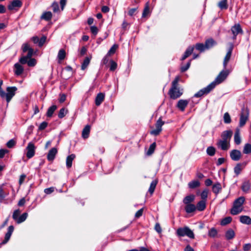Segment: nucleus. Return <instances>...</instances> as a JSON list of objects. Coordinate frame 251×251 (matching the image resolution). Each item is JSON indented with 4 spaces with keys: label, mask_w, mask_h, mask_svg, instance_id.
Returning <instances> with one entry per match:
<instances>
[{
    "label": "nucleus",
    "mask_w": 251,
    "mask_h": 251,
    "mask_svg": "<svg viewBox=\"0 0 251 251\" xmlns=\"http://www.w3.org/2000/svg\"><path fill=\"white\" fill-rule=\"evenodd\" d=\"M228 74L229 71L227 70H225L224 69V70L220 73L214 81L212 82L206 87L199 91L194 95V97L196 98H200L203 95L208 94L217 85L219 84L224 81L226 79Z\"/></svg>",
    "instance_id": "obj_1"
},
{
    "label": "nucleus",
    "mask_w": 251,
    "mask_h": 251,
    "mask_svg": "<svg viewBox=\"0 0 251 251\" xmlns=\"http://www.w3.org/2000/svg\"><path fill=\"white\" fill-rule=\"evenodd\" d=\"M245 201V198L244 197H240L236 199L231 209V214L235 215L241 212L243 209V204Z\"/></svg>",
    "instance_id": "obj_2"
},
{
    "label": "nucleus",
    "mask_w": 251,
    "mask_h": 251,
    "mask_svg": "<svg viewBox=\"0 0 251 251\" xmlns=\"http://www.w3.org/2000/svg\"><path fill=\"white\" fill-rule=\"evenodd\" d=\"M179 77H176L172 83V87L169 91V94L171 98L176 99L179 98L182 94V92H180L179 89L177 87Z\"/></svg>",
    "instance_id": "obj_3"
},
{
    "label": "nucleus",
    "mask_w": 251,
    "mask_h": 251,
    "mask_svg": "<svg viewBox=\"0 0 251 251\" xmlns=\"http://www.w3.org/2000/svg\"><path fill=\"white\" fill-rule=\"evenodd\" d=\"M21 212L20 210L18 209L13 212L12 215L13 219L18 224H20L25 221L28 216V214L26 212L20 215Z\"/></svg>",
    "instance_id": "obj_4"
},
{
    "label": "nucleus",
    "mask_w": 251,
    "mask_h": 251,
    "mask_svg": "<svg viewBox=\"0 0 251 251\" xmlns=\"http://www.w3.org/2000/svg\"><path fill=\"white\" fill-rule=\"evenodd\" d=\"M176 234L178 236L183 237L187 236L191 239H194L195 237L193 231L188 227L178 228L176 231Z\"/></svg>",
    "instance_id": "obj_5"
},
{
    "label": "nucleus",
    "mask_w": 251,
    "mask_h": 251,
    "mask_svg": "<svg viewBox=\"0 0 251 251\" xmlns=\"http://www.w3.org/2000/svg\"><path fill=\"white\" fill-rule=\"evenodd\" d=\"M17 87H8L6 89L7 93L4 91V95H0L2 98H5L6 101L8 103L15 95V92L17 91Z\"/></svg>",
    "instance_id": "obj_6"
},
{
    "label": "nucleus",
    "mask_w": 251,
    "mask_h": 251,
    "mask_svg": "<svg viewBox=\"0 0 251 251\" xmlns=\"http://www.w3.org/2000/svg\"><path fill=\"white\" fill-rule=\"evenodd\" d=\"M249 109L247 107H244L240 117L239 126L243 127L249 119Z\"/></svg>",
    "instance_id": "obj_7"
},
{
    "label": "nucleus",
    "mask_w": 251,
    "mask_h": 251,
    "mask_svg": "<svg viewBox=\"0 0 251 251\" xmlns=\"http://www.w3.org/2000/svg\"><path fill=\"white\" fill-rule=\"evenodd\" d=\"M164 124L161 118H159L155 124V129L151 130L150 132L151 134L155 136L158 135L162 131V126Z\"/></svg>",
    "instance_id": "obj_8"
},
{
    "label": "nucleus",
    "mask_w": 251,
    "mask_h": 251,
    "mask_svg": "<svg viewBox=\"0 0 251 251\" xmlns=\"http://www.w3.org/2000/svg\"><path fill=\"white\" fill-rule=\"evenodd\" d=\"M233 49V44L230 43L229 48L228 49V51L226 54V55L225 57L224 62H223V66H224V68L225 69H226L227 64L230 59Z\"/></svg>",
    "instance_id": "obj_9"
},
{
    "label": "nucleus",
    "mask_w": 251,
    "mask_h": 251,
    "mask_svg": "<svg viewBox=\"0 0 251 251\" xmlns=\"http://www.w3.org/2000/svg\"><path fill=\"white\" fill-rule=\"evenodd\" d=\"M27 150L26 157L28 158H32L35 154V147L32 142H29L26 148Z\"/></svg>",
    "instance_id": "obj_10"
},
{
    "label": "nucleus",
    "mask_w": 251,
    "mask_h": 251,
    "mask_svg": "<svg viewBox=\"0 0 251 251\" xmlns=\"http://www.w3.org/2000/svg\"><path fill=\"white\" fill-rule=\"evenodd\" d=\"M241 156V152L239 150H233L230 151V156L232 160L238 161L240 159Z\"/></svg>",
    "instance_id": "obj_11"
},
{
    "label": "nucleus",
    "mask_w": 251,
    "mask_h": 251,
    "mask_svg": "<svg viewBox=\"0 0 251 251\" xmlns=\"http://www.w3.org/2000/svg\"><path fill=\"white\" fill-rule=\"evenodd\" d=\"M217 145L223 151L227 150L230 147L229 142L222 139H220L218 141Z\"/></svg>",
    "instance_id": "obj_12"
},
{
    "label": "nucleus",
    "mask_w": 251,
    "mask_h": 251,
    "mask_svg": "<svg viewBox=\"0 0 251 251\" xmlns=\"http://www.w3.org/2000/svg\"><path fill=\"white\" fill-rule=\"evenodd\" d=\"M14 229V227L13 226H10L8 228V231L5 234L4 240L1 242V244H6L10 239V237L12 234Z\"/></svg>",
    "instance_id": "obj_13"
},
{
    "label": "nucleus",
    "mask_w": 251,
    "mask_h": 251,
    "mask_svg": "<svg viewBox=\"0 0 251 251\" xmlns=\"http://www.w3.org/2000/svg\"><path fill=\"white\" fill-rule=\"evenodd\" d=\"M232 134L233 132L230 130L224 131L221 135L222 139L230 142Z\"/></svg>",
    "instance_id": "obj_14"
},
{
    "label": "nucleus",
    "mask_w": 251,
    "mask_h": 251,
    "mask_svg": "<svg viewBox=\"0 0 251 251\" xmlns=\"http://www.w3.org/2000/svg\"><path fill=\"white\" fill-rule=\"evenodd\" d=\"M57 153V150L56 148H52L51 149L47 155V159L50 161H52Z\"/></svg>",
    "instance_id": "obj_15"
},
{
    "label": "nucleus",
    "mask_w": 251,
    "mask_h": 251,
    "mask_svg": "<svg viewBox=\"0 0 251 251\" xmlns=\"http://www.w3.org/2000/svg\"><path fill=\"white\" fill-rule=\"evenodd\" d=\"M33 54V50H30L29 52L27 53V55L22 56L19 59V62L22 64H25L26 63L27 64L28 60L29 58H30Z\"/></svg>",
    "instance_id": "obj_16"
},
{
    "label": "nucleus",
    "mask_w": 251,
    "mask_h": 251,
    "mask_svg": "<svg viewBox=\"0 0 251 251\" xmlns=\"http://www.w3.org/2000/svg\"><path fill=\"white\" fill-rule=\"evenodd\" d=\"M22 5V2L20 0H14L11 4L8 6V9L10 10H13L15 7H21Z\"/></svg>",
    "instance_id": "obj_17"
},
{
    "label": "nucleus",
    "mask_w": 251,
    "mask_h": 251,
    "mask_svg": "<svg viewBox=\"0 0 251 251\" xmlns=\"http://www.w3.org/2000/svg\"><path fill=\"white\" fill-rule=\"evenodd\" d=\"M188 103L189 101L187 100H180L177 102V106L180 110L183 111Z\"/></svg>",
    "instance_id": "obj_18"
},
{
    "label": "nucleus",
    "mask_w": 251,
    "mask_h": 251,
    "mask_svg": "<svg viewBox=\"0 0 251 251\" xmlns=\"http://www.w3.org/2000/svg\"><path fill=\"white\" fill-rule=\"evenodd\" d=\"M105 95L102 93L98 94L95 99V104L97 106H99L104 100Z\"/></svg>",
    "instance_id": "obj_19"
},
{
    "label": "nucleus",
    "mask_w": 251,
    "mask_h": 251,
    "mask_svg": "<svg viewBox=\"0 0 251 251\" xmlns=\"http://www.w3.org/2000/svg\"><path fill=\"white\" fill-rule=\"evenodd\" d=\"M231 30L234 36L236 37L237 35L242 32V30L239 24L235 25L231 27Z\"/></svg>",
    "instance_id": "obj_20"
},
{
    "label": "nucleus",
    "mask_w": 251,
    "mask_h": 251,
    "mask_svg": "<svg viewBox=\"0 0 251 251\" xmlns=\"http://www.w3.org/2000/svg\"><path fill=\"white\" fill-rule=\"evenodd\" d=\"M14 73L16 75H20L24 72V68L19 63H17L14 65Z\"/></svg>",
    "instance_id": "obj_21"
},
{
    "label": "nucleus",
    "mask_w": 251,
    "mask_h": 251,
    "mask_svg": "<svg viewBox=\"0 0 251 251\" xmlns=\"http://www.w3.org/2000/svg\"><path fill=\"white\" fill-rule=\"evenodd\" d=\"M195 199V196L191 194L186 196L183 200V203L186 204H191Z\"/></svg>",
    "instance_id": "obj_22"
},
{
    "label": "nucleus",
    "mask_w": 251,
    "mask_h": 251,
    "mask_svg": "<svg viewBox=\"0 0 251 251\" xmlns=\"http://www.w3.org/2000/svg\"><path fill=\"white\" fill-rule=\"evenodd\" d=\"M184 209L187 213H191L195 212L197 210V208L195 204L191 203L186 204Z\"/></svg>",
    "instance_id": "obj_23"
},
{
    "label": "nucleus",
    "mask_w": 251,
    "mask_h": 251,
    "mask_svg": "<svg viewBox=\"0 0 251 251\" xmlns=\"http://www.w3.org/2000/svg\"><path fill=\"white\" fill-rule=\"evenodd\" d=\"M197 210L199 211H203L206 208V201L205 200H201L199 201L196 206Z\"/></svg>",
    "instance_id": "obj_24"
},
{
    "label": "nucleus",
    "mask_w": 251,
    "mask_h": 251,
    "mask_svg": "<svg viewBox=\"0 0 251 251\" xmlns=\"http://www.w3.org/2000/svg\"><path fill=\"white\" fill-rule=\"evenodd\" d=\"M194 50V47L192 46L189 47L186 51L184 52V55L181 58L182 60H185L186 58H187L189 56H190L193 52V50Z\"/></svg>",
    "instance_id": "obj_25"
},
{
    "label": "nucleus",
    "mask_w": 251,
    "mask_h": 251,
    "mask_svg": "<svg viewBox=\"0 0 251 251\" xmlns=\"http://www.w3.org/2000/svg\"><path fill=\"white\" fill-rule=\"evenodd\" d=\"M90 131V126L89 125H86L83 128L82 132V137L84 139H87L88 138Z\"/></svg>",
    "instance_id": "obj_26"
},
{
    "label": "nucleus",
    "mask_w": 251,
    "mask_h": 251,
    "mask_svg": "<svg viewBox=\"0 0 251 251\" xmlns=\"http://www.w3.org/2000/svg\"><path fill=\"white\" fill-rule=\"evenodd\" d=\"M75 155L74 154H72L69 155L66 159V166L68 168H70L72 166V162L75 158Z\"/></svg>",
    "instance_id": "obj_27"
},
{
    "label": "nucleus",
    "mask_w": 251,
    "mask_h": 251,
    "mask_svg": "<svg viewBox=\"0 0 251 251\" xmlns=\"http://www.w3.org/2000/svg\"><path fill=\"white\" fill-rule=\"evenodd\" d=\"M221 190L222 186L219 182H217L212 186V191L216 195L221 192Z\"/></svg>",
    "instance_id": "obj_28"
},
{
    "label": "nucleus",
    "mask_w": 251,
    "mask_h": 251,
    "mask_svg": "<svg viewBox=\"0 0 251 251\" xmlns=\"http://www.w3.org/2000/svg\"><path fill=\"white\" fill-rule=\"evenodd\" d=\"M240 221L242 223L246 225L251 224V218L248 216H241L240 217Z\"/></svg>",
    "instance_id": "obj_29"
},
{
    "label": "nucleus",
    "mask_w": 251,
    "mask_h": 251,
    "mask_svg": "<svg viewBox=\"0 0 251 251\" xmlns=\"http://www.w3.org/2000/svg\"><path fill=\"white\" fill-rule=\"evenodd\" d=\"M234 142L236 145H239L241 143V140L240 135V130L239 129H236L234 136Z\"/></svg>",
    "instance_id": "obj_30"
},
{
    "label": "nucleus",
    "mask_w": 251,
    "mask_h": 251,
    "mask_svg": "<svg viewBox=\"0 0 251 251\" xmlns=\"http://www.w3.org/2000/svg\"><path fill=\"white\" fill-rule=\"evenodd\" d=\"M216 44V42L212 38L208 39L205 42L206 49H209Z\"/></svg>",
    "instance_id": "obj_31"
},
{
    "label": "nucleus",
    "mask_w": 251,
    "mask_h": 251,
    "mask_svg": "<svg viewBox=\"0 0 251 251\" xmlns=\"http://www.w3.org/2000/svg\"><path fill=\"white\" fill-rule=\"evenodd\" d=\"M188 187L191 189H195L200 186V182L198 180H193L189 182Z\"/></svg>",
    "instance_id": "obj_32"
},
{
    "label": "nucleus",
    "mask_w": 251,
    "mask_h": 251,
    "mask_svg": "<svg viewBox=\"0 0 251 251\" xmlns=\"http://www.w3.org/2000/svg\"><path fill=\"white\" fill-rule=\"evenodd\" d=\"M57 109V106L55 105H53L51 106L50 107L49 109H48L47 112V116L48 117H51L54 112Z\"/></svg>",
    "instance_id": "obj_33"
},
{
    "label": "nucleus",
    "mask_w": 251,
    "mask_h": 251,
    "mask_svg": "<svg viewBox=\"0 0 251 251\" xmlns=\"http://www.w3.org/2000/svg\"><path fill=\"white\" fill-rule=\"evenodd\" d=\"M41 18V19L46 21H49L51 20L52 18V13L50 11L45 12L43 13Z\"/></svg>",
    "instance_id": "obj_34"
},
{
    "label": "nucleus",
    "mask_w": 251,
    "mask_h": 251,
    "mask_svg": "<svg viewBox=\"0 0 251 251\" xmlns=\"http://www.w3.org/2000/svg\"><path fill=\"white\" fill-rule=\"evenodd\" d=\"M157 182H158V181L156 179H155V180H153L151 182V183L150 184V188L149 189V192L151 194H152L154 192L155 188V187L156 186V185L157 184Z\"/></svg>",
    "instance_id": "obj_35"
},
{
    "label": "nucleus",
    "mask_w": 251,
    "mask_h": 251,
    "mask_svg": "<svg viewBox=\"0 0 251 251\" xmlns=\"http://www.w3.org/2000/svg\"><path fill=\"white\" fill-rule=\"evenodd\" d=\"M251 188V185L249 181L244 182L242 186V190L246 193H248Z\"/></svg>",
    "instance_id": "obj_36"
},
{
    "label": "nucleus",
    "mask_w": 251,
    "mask_h": 251,
    "mask_svg": "<svg viewBox=\"0 0 251 251\" xmlns=\"http://www.w3.org/2000/svg\"><path fill=\"white\" fill-rule=\"evenodd\" d=\"M234 236L235 233L234 231L231 229L228 230L226 233V237L228 240L233 238Z\"/></svg>",
    "instance_id": "obj_37"
},
{
    "label": "nucleus",
    "mask_w": 251,
    "mask_h": 251,
    "mask_svg": "<svg viewBox=\"0 0 251 251\" xmlns=\"http://www.w3.org/2000/svg\"><path fill=\"white\" fill-rule=\"evenodd\" d=\"M221 9H226L228 7L227 4V0H222L218 4Z\"/></svg>",
    "instance_id": "obj_38"
},
{
    "label": "nucleus",
    "mask_w": 251,
    "mask_h": 251,
    "mask_svg": "<svg viewBox=\"0 0 251 251\" xmlns=\"http://www.w3.org/2000/svg\"><path fill=\"white\" fill-rule=\"evenodd\" d=\"M243 152L245 154H251V144L249 143L246 144L244 147Z\"/></svg>",
    "instance_id": "obj_39"
},
{
    "label": "nucleus",
    "mask_w": 251,
    "mask_h": 251,
    "mask_svg": "<svg viewBox=\"0 0 251 251\" xmlns=\"http://www.w3.org/2000/svg\"><path fill=\"white\" fill-rule=\"evenodd\" d=\"M66 56L65 50L63 49L60 50L58 51L57 58L59 61L63 60Z\"/></svg>",
    "instance_id": "obj_40"
},
{
    "label": "nucleus",
    "mask_w": 251,
    "mask_h": 251,
    "mask_svg": "<svg viewBox=\"0 0 251 251\" xmlns=\"http://www.w3.org/2000/svg\"><path fill=\"white\" fill-rule=\"evenodd\" d=\"M90 62V58L87 57L85 58L81 64V69L84 70L89 65Z\"/></svg>",
    "instance_id": "obj_41"
},
{
    "label": "nucleus",
    "mask_w": 251,
    "mask_h": 251,
    "mask_svg": "<svg viewBox=\"0 0 251 251\" xmlns=\"http://www.w3.org/2000/svg\"><path fill=\"white\" fill-rule=\"evenodd\" d=\"M118 48V46L117 44L113 45L107 53V56H110L114 54Z\"/></svg>",
    "instance_id": "obj_42"
},
{
    "label": "nucleus",
    "mask_w": 251,
    "mask_h": 251,
    "mask_svg": "<svg viewBox=\"0 0 251 251\" xmlns=\"http://www.w3.org/2000/svg\"><path fill=\"white\" fill-rule=\"evenodd\" d=\"M155 147H156V143L155 142H153L152 144H151L150 145L149 149L147 152V154L148 155H151L153 153V152L155 150Z\"/></svg>",
    "instance_id": "obj_43"
},
{
    "label": "nucleus",
    "mask_w": 251,
    "mask_h": 251,
    "mask_svg": "<svg viewBox=\"0 0 251 251\" xmlns=\"http://www.w3.org/2000/svg\"><path fill=\"white\" fill-rule=\"evenodd\" d=\"M150 13V8H149V2H147L146 4V6L144 9L143 13H142V17L145 18Z\"/></svg>",
    "instance_id": "obj_44"
},
{
    "label": "nucleus",
    "mask_w": 251,
    "mask_h": 251,
    "mask_svg": "<svg viewBox=\"0 0 251 251\" xmlns=\"http://www.w3.org/2000/svg\"><path fill=\"white\" fill-rule=\"evenodd\" d=\"M232 221V218L230 217H227L223 219L221 222L222 226H226L229 224Z\"/></svg>",
    "instance_id": "obj_45"
},
{
    "label": "nucleus",
    "mask_w": 251,
    "mask_h": 251,
    "mask_svg": "<svg viewBox=\"0 0 251 251\" xmlns=\"http://www.w3.org/2000/svg\"><path fill=\"white\" fill-rule=\"evenodd\" d=\"M195 48L196 50L200 51L201 52L203 51L206 50L205 45L202 43H197L196 44Z\"/></svg>",
    "instance_id": "obj_46"
},
{
    "label": "nucleus",
    "mask_w": 251,
    "mask_h": 251,
    "mask_svg": "<svg viewBox=\"0 0 251 251\" xmlns=\"http://www.w3.org/2000/svg\"><path fill=\"white\" fill-rule=\"evenodd\" d=\"M224 122L225 124H229L230 123L231 120L230 116L229 115L228 112H226L224 114Z\"/></svg>",
    "instance_id": "obj_47"
},
{
    "label": "nucleus",
    "mask_w": 251,
    "mask_h": 251,
    "mask_svg": "<svg viewBox=\"0 0 251 251\" xmlns=\"http://www.w3.org/2000/svg\"><path fill=\"white\" fill-rule=\"evenodd\" d=\"M68 111L64 108H61L58 113V116L59 118L61 119L65 117Z\"/></svg>",
    "instance_id": "obj_48"
},
{
    "label": "nucleus",
    "mask_w": 251,
    "mask_h": 251,
    "mask_svg": "<svg viewBox=\"0 0 251 251\" xmlns=\"http://www.w3.org/2000/svg\"><path fill=\"white\" fill-rule=\"evenodd\" d=\"M217 234V231L216 228L213 227L208 231V236L210 237H215Z\"/></svg>",
    "instance_id": "obj_49"
},
{
    "label": "nucleus",
    "mask_w": 251,
    "mask_h": 251,
    "mask_svg": "<svg viewBox=\"0 0 251 251\" xmlns=\"http://www.w3.org/2000/svg\"><path fill=\"white\" fill-rule=\"evenodd\" d=\"M22 49L23 52H25L28 51V52H29L30 50H33L29 47V45L28 43H25L22 45Z\"/></svg>",
    "instance_id": "obj_50"
},
{
    "label": "nucleus",
    "mask_w": 251,
    "mask_h": 251,
    "mask_svg": "<svg viewBox=\"0 0 251 251\" xmlns=\"http://www.w3.org/2000/svg\"><path fill=\"white\" fill-rule=\"evenodd\" d=\"M207 153L210 156H213L215 153V149L213 147H209L206 150Z\"/></svg>",
    "instance_id": "obj_51"
},
{
    "label": "nucleus",
    "mask_w": 251,
    "mask_h": 251,
    "mask_svg": "<svg viewBox=\"0 0 251 251\" xmlns=\"http://www.w3.org/2000/svg\"><path fill=\"white\" fill-rule=\"evenodd\" d=\"M208 191L207 189H204L202 191L201 194V197L202 200H205V201H206V199L208 197Z\"/></svg>",
    "instance_id": "obj_52"
},
{
    "label": "nucleus",
    "mask_w": 251,
    "mask_h": 251,
    "mask_svg": "<svg viewBox=\"0 0 251 251\" xmlns=\"http://www.w3.org/2000/svg\"><path fill=\"white\" fill-rule=\"evenodd\" d=\"M110 70L111 71H114L117 67V64L112 60H110Z\"/></svg>",
    "instance_id": "obj_53"
},
{
    "label": "nucleus",
    "mask_w": 251,
    "mask_h": 251,
    "mask_svg": "<svg viewBox=\"0 0 251 251\" xmlns=\"http://www.w3.org/2000/svg\"><path fill=\"white\" fill-rule=\"evenodd\" d=\"M54 12L56 13L59 11L58 3L57 2H53L51 5Z\"/></svg>",
    "instance_id": "obj_54"
},
{
    "label": "nucleus",
    "mask_w": 251,
    "mask_h": 251,
    "mask_svg": "<svg viewBox=\"0 0 251 251\" xmlns=\"http://www.w3.org/2000/svg\"><path fill=\"white\" fill-rule=\"evenodd\" d=\"M241 170L242 168L240 164H238L234 168V173L237 176L240 173Z\"/></svg>",
    "instance_id": "obj_55"
},
{
    "label": "nucleus",
    "mask_w": 251,
    "mask_h": 251,
    "mask_svg": "<svg viewBox=\"0 0 251 251\" xmlns=\"http://www.w3.org/2000/svg\"><path fill=\"white\" fill-rule=\"evenodd\" d=\"M36 64V61L34 58H29L28 60L27 65L29 67H33Z\"/></svg>",
    "instance_id": "obj_56"
},
{
    "label": "nucleus",
    "mask_w": 251,
    "mask_h": 251,
    "mask_svg": "<svg viewBox=\"0 0 251 251\" xmlns=\"http://www.w3.org/2000/svg\"><path fill=\"white\" fill-rule=\"evenodd\" d=\"M15 144L16 141L14 139H11L6 143V146L8 148H12Z\"/></svg>",
    "instance_id": "obj_57"
},
{
    "label": "nucleus",
    "mask_w": 251,
    "mask_h": 251,
    "mask_svg": "<svg viewBox=\"0 0 251 251\" xmlns=\"http://www.w3.org/2000/svg\"><path fill=\"white\" fill-rule=\"evenodd\" d=\"M190 64H191V60L188 61L185 66L181 67V71L182 72H184L186 71L189 68V67L190 66Z\"/></svg>",
    "instance_id": "obj_58"
},
{
    "label": "nucleus",
    "mask_w": 251,
    "mask_h": 251,
    "mask_svg": "<svg viewBox=\"0 0 251 251\" xmlns=\"http://www.w3.org/2000/svg\"><path fill=\"white\" fill-rule=\"evenodd\" d=\"M46 39H47L46 36H42L39 39V42H38V45L40 47L42 46L43 45V44L45 43V42H46Z\"/></svg>",
    "instance_id": "obj_59"
},
{
    "label": "nucleus",
    "mask_w": 251,
    "mask_h": 251,
    "mask_svg": "<svg viewBox=\"0 0 251 251\" xmlns=\"http://www.w3.org/2000/svg\"><path fill=\"white\" fill-rule=\"evenodd\" d=\"M91 32L93 34L96 35L98 32V28L96 26H92L90 27Z\"/></svg>",
    "instance_id": "obj_60"
},
{
    "label": "nucleus",
    "mask_w": 251,
    "mask_h": 251,
    "mask_svg": "<svg viewBox=\"0 0 251 251\" xmlns=\"http://www.w3.org/2000/svg\"><path fill=\"white\" fill-rule=\"evenodd\" d=\"M66 99V96L64 94H62L59 95V101L60 103L64 102Z\"/></svg>",
    "instance_id": "obj_61"
},
{
    "label": "nucleus",
    "mask_w": 251,
    "mask_h": 251,
    "mask_svg": "<svg viewBox=\"0 0 251 251\" xmlns=\"http://www.w3.org/2000/svg\"><path fill=\"white\" fill-rule=\"evenodd\" d=\"M143 213V209L141 208V209H139L135 213V218H138L140 217L142 215Z\"/></svg>",
    "instance_id": "obj_62"
},
{
    "label": "nucleus",
    "mask_w": 251,
    "mask_h": 251,
    "mask_svg": "<svg viewBox=\"0 0 251 251\" xmlns=\"http://www.w3.org/2000/svg\"><path fill=\"white\" fill-rule=\"evenodd\" d=\"M54 190V187H50L48 188H46L44 190V192L46 194H50L52 193Z\"/></svg>",
    "instance_id": "obj_63"
},
{
    "label": "nucleus",
    "mask_w": 251,
    "mask_h": 251,
    "mask_svg": "<svg viewBox=\"0 0 251 251\" xmlns=\"http://www.w3.org/2000/svg\"><path fill=\"white\" fill-rule=\"evenodd\" d=\"M137 8H133L130 9L128 12V15L130 16L134 15L135 12L137 11Z\"/></svg>",
    "instance_id": "obj_64"
}]
</instances>
